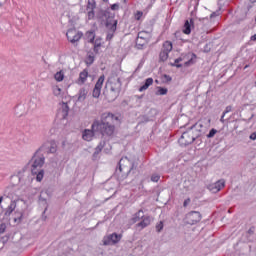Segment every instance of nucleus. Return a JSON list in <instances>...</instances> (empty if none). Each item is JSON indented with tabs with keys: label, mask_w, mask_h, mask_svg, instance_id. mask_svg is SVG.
<instances>
[{
	"label": "nucleus",
	"mask_w": 256,
	"mask_h": 256,
	"mask_svg": "<svg viewBox=\"0 0 256 256\" xmlns=\"http://www.w3.org/2000/svg\"><path fill=\"white\" fill-rule=\"evenodd\" d=\"M41 151H45V145H42L37 149L29 161L31 173L32 175H36V181L38 183H41L45 177V170H43V166L45 165V155L41 154Z\"/></svg>",
	"instance_id": "nucleus-1"
},
{
	"label": "nucleus",
	"mask_w": 256,
	"mask_h": 256,
	"mask_svg": "<svg viewBox=\"0 0 256 256\" xmlns=\"http://www.w3.org/2000/svg\"><path fill=\"white\" fill-rule=\"evenodd\" d=\"M138 163L130 160L128 157H122L118 162V168L116 169V175L120 181L127 179L129 174L137 171Z\"/></svg>",
	"instance_id": "nucleus-2"
},
{
	"label": "nucleus",
	"mask_w": 256,
	"mask_h": 256,
	"mask_svg": "<svg viewBox=\"0 0 256 256\" xmlns=\"http://www.w3.org/2000/svg\"><path fill=\"white\" fill-rule=\"evenodd\" d=\"M121 123L118 116L111 112H106L101 115V121L93 122L91 129H115V125Z\"/></svg>",
	"instance_id": "nucleus-3"
},
{
	"label": "nucleus",
	"mask_w": 256,
	"mask_h": 256,
	"mask_svg": "<svg viewBox=\"0 0 256 256\" xmlns=\"http://www.w3.org/2000/svg\"><path fill=\"white\" fill-rule=\"evenodd\" d=\"M196 137L193 135V130L188 129L182 133L181 137L178 140V143L181 147H187L191 143L195 142Z\"/></svg>",
	"instance_id": "nucleus-4"
},
{
	"label": "nucleus",
	"mask_w": 256,
	"mask_h": 256,
	"mask_svg": "<svg viewBox=\"0 0 256 256\" xmlns=\"http://www.w3.org/2000/svg\"><path fill=\"white\" fill-rule=\"evenodd\" d=\"M107 85H109L111 91H121V78L117 73H112L108 78Z\"/></svg>",
	"instance_id": "nucleus-5"
},
{
	"label": "nucleus",
	"mask_w": 256,
	"mask_h": 256,
	"mask_svg": "<svg viewBox=\"0 0 256 256\" xmlns=\"http://www.w3.org/2000/svg\"><path fill=\"white\" fill-rule=\"evenodd\" d=\"M152 34L149 31H140L136 39L138 47H145L151 41Z\"/></svg>",
	"instance_id": "nucleus-6"
},
{
	"label": "nucleus",
	"mask_w": 256,
	"mask_h": 256,
	"mask_svg": "<svg viewBox=\"0 0 256 256\" xmlns=\"http://www.w3.org/2000/svg\"><path fill=\"white\" fill-rule=\"evenodd\" d=\"M202 216L201 213L198 211H191L188 214H186L185 221L187 225H197L199 221H201Z\"/></svg>",
	"instance_id": "nucleus-7"
},
{
	"label": "nucleus",
	"mask_w": 256,
	"mask_h": 256,
	"mask_svg": "<svg viewBox=\"0 0 256 256\" xmlns=\"http://www.w3.org/2000/svg\"><path fill=\"white\" fill-rule=\"evenodd\" d=\"M123 239V234L112 233L103 238V245H117Z\"/></svg>",
	"instance_id": "nucleus-8"
},
{
	"label": "nucleus",
	"mask_w": 256,
	"mask_h": 256,
	"mask_svg": "<svg viewBox=\"0 0 256 256\" xmlns=\"http://www.w3.org/2000/svg\"><path fill=\"white\" fill-rule=\"evenodd\" d=\"M66 37L70 43H77L83 37V33L77 31L76 29H70L66 33Z\"/></svg>",
	"instance_id": "nucleus-9"
},
{
	"label": "nucleus",
	"mask_w": 256,
	"mask_h": 256,
	"mask_svg": "<svg viewBox=\"0 0 256 256\" xmlns=\"http://www.w3.org/2000/svg\"><path fill=\"white\" fill-rule=\"evenodd\" d=\"M103 83H105V75H102L98 78V81L95 84L92 95L96 99H99L101 95V89H103Z\"/></svg>",
	"instance_id": "nucleus-10"
},
{
	"label": "nucleus",
	"mask_w": 256,
	"mask_h": 256,
	"mask_svg": "<svg viewBox=\"0 0 256 256\" xmlns=\"http://www.w3.org/2000/svg\"><path fill=\"white\" fill-rule=\"evenodd\" d=\"M59 105H61V107L58 108L56 113V125H60L63 121H65V101L62 100L61 103H59Z\"/></svg>",
	"instance_id": "nucleus-11"
},
{
	"label": "nucleus",
	"mask_w": 256,
	"mask_h": 256,
	"mask_svg": "<svg viewBox=\"0 0 256 256\" xmlns=\"http://www.w3.org/2000/svg\"><path fill=\"white\" fill-rule=\"evenodd\" d=\"M97 133H99V129H84L82 132V139L84 141H93Z\"/></svg>",
	"instance_id": "nucleus-12"
},
{
	"label": "nucleus",
	"mask_w": 256,
	"mask_h": 256,
	"mask_svg": "<svg viewBox=\"0 0 256 256\" xmlns=\"http://www.w3.org/2000/svg\"><path fill=\"white\" fill-rule=\"evenodd\" d=\"M224 187H225V179H220L215 183L210 184L208 186V189L209 191H212V193H219V191H221V189H224Z\"/></svg>",
	"instance_id": "nucleus-13"
},
{
	"label": "nucleus",
	"mask_w": 256,
	"mask_h": 256,
	"mask_svg": "<svg viewBox=\"0 0 256 256\" xmlns=\"http://www.w3.org/2000/svg\"><path fill=\"white\" fill-rule=\"evenodd\" d=\"M107 27L109 28L110 32H108L106 36V41H111V39H113L115 35V32L117 31V20H112L111 22H108Z\"/></svg>",
	"instance_id": "nucleus-14"
},
{
	"label": "nucleus",
	"mask_w": 256,
	"mask_h": 256,
	"mask_svg": "<svg viewBox=\"0 0 256 256\" xmlns=\"http://www.w3.org/2000/svg\"><path fill=\"white\" fill-rule=\"evenodd\" d=\"M28 214L26 210L16 209L14 212V223H22L23 219H27Z\"/></svg>",
	"instance_id": "nucleus-15"
},
{
	"label": "nucleus",
	"mask_w": 256,
	"mask_h": 256,
	"mask_svg": "<svg viewBox=\"0 0 256 256\" xmlns=\"http://www.w3.org/2000/svg\"><path fill=\"white\" fill-rule=\"evenodd\" d=\"M151 225V216L144 215L140 222L136 224V227H139L140 229H145Z\"/></svg>",
	"instance_id": "nucleus-16"
},
{
	"label": "nucleus",
	"mask_w": 256,
	"mask_h": 256,
	"mask_svg": "<svg viewBox=\"0 0 256 256\" xmlns=\"http://www.w3.org/2000/svg\"><path fill=\"white\" fill-rule=\"evenodd\" d=\"M45 145L44 153H57V142H55V140H51L50 141V146L49 143L43 144Z\"/></svg>",
	"instance_id": "nucleus-17"
},
{
	"label": "nucleus",
	"mask_w": 256,
	"mask_h": 256,
	"mask_svg": "<svg viewBox=\"0 0 256 256\" xmlns=\"http://www.w3.org/2000/svg\"><path fill=\"white\" fill-rule=\"evenodd\" d=\"M88 77H89V71L87 69H84L79 74V78L77 80L78 85H85V82L87 81Z\"/></svg>",
	"instance_id": "nucleus-18"
},
{
	"label": "nucleus",
	"mask_w": 256,
	"mask_h": 256,
	"mask_svg": "<svg viewBox=\"0 0 256 256\" xmlns=\"http://www.w3.org/2000/svg\"><path fill=\"white\" fill-rule=\"evenodd\" d=\"M92 44H94V53H96V55L101 53V48L103 47V40L101 38H96Z\"/></svg>",
	"instance_id": "nucleus-19"
},
{
	"label": "nucleus",
	"mask_w": 256,
	"mask_h": 256,
	"mask_svg": "<svg viewBox=\"0 0 256 256\" xmlns=\"http://www.w3.org/2000/svg\"><path fill=\"white\" fill-rule=\"evenodd\" d=\"M17 209V202L15 200L11 201L10 205L6 208L4 215L5 217H10L11 213Z\"/></svg>",
	"instance_id": "nucleus-20"
},
{
	"label": "nucleus",
	"mask_w": 256,
	"mask_h": 256,
	"mask_svg": "<svg viewBox=\"0 0 256 256\" xmlns=\"http://www.w3.org/2000/svg\"><path fill=\"white\" fill-rule=\"evenodd\" d=\"M143 213V209H140L138 212L133 214L132 218L130 219V223L135 224L138 223V221H141V219H143V216L145 215Z\"/></svg>",
	"instance_id": "nucleus-21"
},
{
	"label": "nucleus",
	"mask_w": 256,
	"mask_h": 256,
	"mask_svg": "<svg viewBox=\"0 0 256 256\" xmlns=\"http://www.w3.org/2000/svg\"><path fill=\"white\" fill-rule=\"evenodd\" d=\"M98 133L104 137V139H108L109 137H113L115 130L113 129H99Z\"/></svg>",
	"instance_id": "nucleus-22"
},
{
	"label": "nucleus",
	"mask_w": 256,
	"mask_h": 256,
	"mask_svg": "<svg viewBox=\"0 0 256 256\" xmlns=\"http://www.w3.org/2000/svg\"><path fill=\"white\" fill-rule=\"evenodd\" d=\"M103 147H105V141H101L97 147L95 148V151L93 153V159H97L99 157V153L103 151Z\"/></svg>",
	"instance_id": "nucleus-23"
},
{
	"label": "nucleus",
	"mask_w": 256,
	"mask_h": 256,
	"mask_svg": "<svg viewBox=\"0 0 256 256\" xmlns=\"http://www.w3.org/2000/svg\"><path fill=\"white\" fill-rule=\"evenodd\" d=\"M151 85H153V78H147L144 82V85L139 88L140 93H142V91H147Z\"/></svg>",
	"instance_id": "nucleus-24"
},
{
	"label": "nucleus",
	"mask_w": 256,
	"mask_h": 256,
	"mask_svg": "<svg viewBox=\"0 0 256 256\" xmlns=\"http://www.w3.org/2000/svg\"><path fill=\"white\" fill-rule=\"evenodd\" d=\"M85 39L88 41V43H94L95 42V30H89L85 33Z\"/></svg>",
	"instance_id": "nucleus-25"
},
{
	"label": "nucleus",
	"mask_w": 256,
	"mask_h": 256,
	"mask_svg": "<svg viewBox=\"0 0 256 256\" xmlns=\"http://www.w3.org/2000/svg\"><path fill=\"white\" fill-rule=\"evenodd\" d=\"M162 51L171 53V51H173V43L171 41H165L162 46Z\"/></svg>",
	"instance_id": "nucleus-26"
},
{
	"label": "nucleus",
	"mask_w": 256,
	"mask_h": 256,
	"mask_svg": "<svg viewBox=\"0 0 256 256\" xmlns=\"http://www.w3.org/2000/svg\"><path fill=\"white\" fill-rule=\"evenodd\" d=\"M53 95H55V97H59L60 99H63V89H61L59 86H54L53 87Z\"/></svg>",
	"instance_id": "nucleus-27"
},
{
	"label": "nucleus",
	"mask_w": 256,
	"mask_h": 256,
	"mask_svg": "<svg viewBox=\"0 0 256 256\" xmlns=\"http://www.w3.org/2000/svg\"><path fill=\"white\" fill-rule=\"evenodd\" d=\"M182 32L184 35H191V23H189V20L185 21Z\"/></svg>",
	"instance_id": "nucleus-28"
},
{
	"label": "nucleus",
	"mask_w": 256,
	"mask_h": 256,
	"mask_svg": "<svg viewBox=\"0 0 256 256\" xmlns=\"http://www.w3.org/2000/svg\"><path fill=\"white\" fill-rule=\"evenodd\" d=\"M87 93H88L87 89L85 88L80 89L78 94V101H85V99H87Z\"/></svg>",
	"instance_id": "nucleus-29"
},
{
	"label": "nucleus",
	"mask_w": 256,
	"mask_h": 256,
	"mask_svg": "<svg viewBox=\"0 0 256 256\" xmlns=\"http://www.w3.org/2000/svg\"><path fill=\"white\" fill-rule=\"evenodd\" d=\"M97 9V2L95 0H88L86 11Z\"/></svg>",
	"instance_id": "nucleus-30"
},
{
	"label": "nucleus",
	"mask_w": 256,
	"mask_h": 256,
	"mask_svg": "<svg viewBox=\"0 0 256 256\" xmlns=\"http://www.w3.org/2000/svg\"><path fill=\"white\" fill-rule=\"evenodd\" d=\"M54 79H56L58 82L63 81V79H65V74L63 73V70H61L60 72H57L54 75Z\"/></svg>",
	"instance_id": "nucleus-31"
},
{
	"label": "nucleus",
	"mask_w": 256,
	"mask_h": 256,
	"mask_svg": "<svg viewBox=\"0 0 256 256\" xmlns=\"http://www.w3.org/2000/svg\"><path fill=\"white\" fill-rule=\"evenodd\" d=\"M169 90L167 88H163L161 86L157 87L156 95H167Z\"/></svg>",
	"instance_id": "nucleus-32"
},
{
	"label": "nucleus",
	"mask_w": 256,
	"mask_h": 256,
	"mask_svg": "<svg viewBox=\"0 0 256 256\" xmlns=\"http://www.w3.org/2000/svg\"><path fill=\"white\" fill-rule=\"evenodd\" d=\"M160 61H167V59H169V52H165L164 50H162L160 52Z\"/></svg>",
	"instance_id": "nucleus-33"
},
{
	"label": "nucleus",
	"mask_w": 256,
	"mask_h": 256,
	"mask_svg": "<svg viewBox=\"0 0 256 256\" xmlns=\"http://www.w3.org/2000/svg\"><path fill=\"white\" fill-rule=\"evenodd\" d=\"M159 179H161V175L154 173L151 175L150 180L152 181V183H159Z\"/></svg>",
	"instance_id": "nucleus-34"
},
{
	"label": "nucleus",
	"mask_w": 256,
	"mask_h": 256,
	"mask_svg": "<svg viewBox=\"0 0 256 256\" xmlns=\"http://www.w3.org/2000/svg\"><path fill=\"white\" fill-rule=\"evenodd\" d=\"M87 17L89 21L95 19V10H87Z\"/></svg>",
	"instance_id": "nucleus-35"
},
{
	"label": "nucleus",
	"mask_w": 256,
	"mask_h": 256,
	"mask_svg": "<svg viewBox=\"0 0 256 256\" xmlns=\"http://www.w3.org/2000/svg\"><path fill=\"white\" fill-rule=\"evenodd\" d=\"M195 59H197V55L192 54L191 59L189 61L185 62V66L188 67V65H193V63H195Z\"/></svg>",
	"instance_id": "nucleus-36"
},
{
	"label": "nucleus",
	"mask_w": 256,
	"mask_h": 256,
	"mask_svg": "<svg viewBox=\"0 0 256 256\" xmlns=\"http://www.w3.org/2000/svg\"><path fill=\"white\" fill-rule=\"evenodd\" d=\"M231 111H233V106H227L225 111L223 112V115L221 117V121H223V117H225V115H227V113H231Z\"/></svg>",
	"instance_id": "nucleus-37"
},
{
	"label": "nucleus",
	"mask_w": 256,
	"mask_h": 256,
	"mask_svg": "<svg viewBox=\"0 0 256 256\" xmlns=\"http://www.w3.org/2000/svg\"><path fill=\"white\" fill-rule=\"evenodd\" d=\"M6 230H7V224L1 223L0 224V235H3V233H5Z\"/></svg>",
	"instance_id": "nucleus-38"
},
{
	"label": "nucleus",
	"mask_w": 256,
	"mask_h": 256,
	"mask_svg": "<svg viewBox=\"0 0 256 256\" xmlns=\"http://www.w3.org/2000/svg\"><path fill=\"white\" fill-rule=\"evenodd\" d=\"M95 61V57L93 56H88L87 59H86V64L87 65H93V62Z\"/></svg>",
	"instance_id": "nucleus-39"
},
{
	"label": "nucleus",
	"mask_w": 256,
	"mask_h": 256,
	"mask_svg": "<svg viewBox=\"0 0 256 256\" xmlns=\"http://www.w3.org/2000/svg\"><path fill=\"white\" fill-rule=\"evenodd\" d=\"M156 231L158 233H161V231H163V221H160L157 225H156Z\"/></svg>",
	"instance_id": "nucleus-40"
},
{
	"label": "nucleus",
	"mask_w": 256,
	"mask_h": 256,
	"mask_svg": "<svg viewBox=\"0 0 256 256\" xmlns=\"http://www.w3.org/2000/svg\"><path fill=\"white\" fill-rule=\"evenodd\" d=\"M217 134V130L211 129L210 132L207 134L208 139H211V137H215Z\"/></svg>",
	"instance_id": "nucleus-41"
},
{
	"label": "nucleus",
	"mask_w": 256,
	"mask_h": 256,
	"mask_svg": "<svg viewBox=\"0 0 256 256\" xmlns=\"http://www.w3.org/2000/svg\"><path fill=\"white\" fill-rule=\"evenodd\" d=\"M141 17H143V12L137 11V12L135 13V19H136V21H140V20H141Z\"/></svg>",
	"instance_id": "nucleus-42"
},
{
	"label": "nucleus",
	"mask_w": 256,
	"mask_h": 256,
	"mask_svg": "<svg viewBox=\"0 0 256 256\" xmlns=\"http://www.w3.org/2000/svg\"><path fill=\"white\" fill-rule=\"evenodd\" d=\"M181 61H183L182 58H177V59L174 61L173 66H174V67H181V64H179V63H181Z\"/></svg>",
	"instance_id": "nucleus-43"
},
{
	"label": "nucleus",
	"mask_w": 256,
	"mask_h": 256,
	"mask_svg": "<svg viewBox=\"0 0 256 256\" xmlns=\"http://www.w3.org/2000/svg\"><path fill=\"white\" fill-rule=\"evenodd\" d=\"M45 192H41L40 195H39V201L42 202V203H47V199H45V197H43V194Z\"/></svg>",
	"instance_id": "nucleus-44"
},
{
	"label": "nucleus",
	"mask_w": 256,
	"mask_h": 256,
	"mask_svg": "<svg viewBox=\"0 0 256 256\" xmlns=\"http://www.w3.org/2000/svg\"><path fill=\"white\" fill-rule=\"evenodd\" d=\"M110 8L112 11H119V4H112Z\"/></svg>",
	"instance_id": "nucleus-45"
},
{
	"label": "nucleus",
	"mask_w": 256,
	"mask_h": 256,
	"mask_svg": "<svg viewBox=\"0 0 256 256\" xmlns=\"http://www.w3.org/2000/svg\"><path fill=\"white\" fill-rule=\"evenodd\" d=\"M189 203H191V198L185 199L183 202V207H187L189 205Z\"/></svg>",
	"instance_id": "nucleus-46"
},
{
	"label": "nucleus",
	"mask_w": 256,
	"mask_h": 256,
	"mask_svg": "<svg viewBox=\"0 0 256 256\" xmlns=\"http://www.w3.org/2000/svg\"><path fill=\"white\" fill-rule=\"evenodd\" d=\"M253 233H255V226L250 227L248 230L249 235H253Z\"/></svg>",
	"instance_id": "nucleus-47"
},
{
	"label": "nucleus",
	"mask_w": 256,
	"mask_h": 256,
	"mask_svg": "<svg viewBox=\"0 0 256 256\" xmlns=\"http://www.w3.org/2000/svg\"><path fill=\"white\" fill-rule=\"evenodd\" d=\"M249 139H251V141H255V140H256V132L252 133V134L249 136Z\"/></svg>",
	"instance_id": "nucleus-48"
},
{
	"label": "nucleus",
	"mask_w": 256,
	"mask_h": 256,
	"mask_svg": "<svg viewBox=\"0 0 256 256\" xmlns=\"http://www.w3.org/2000/svg\"><path fill=\"white\" fill-rule=\"evenodd\" d=\"M251 41H256V34H254L253 36H251Z\"/></svg>",
	"instance_id": "nucleus-49"
},
{
	"label": "nucleus",
	"mask_w": 256,
	"mask_h": 256,
	"mask_svg": "<svg viewBox=\"0 0 256 256\" xmlns=\"http://www.w3.org/2000/svg\"><path fill=\"white\" fill-rule=\"evenodd\" d=\"M3 203V196H0V205Z\"/></svg>",
	"instance_id": "nucleus-50"
},
{
	"label": "nucleus",
	"mask_w": 256,
	"mask_h": 256,
	"mask_svg": "<svg viewBox=\"0 0 256 256\" xmlns=\"http://www.w3.org/2000/svg\"><path fill=\"white\" fill-rule=\"evenodd\" d=\"M251 1V3H255L256 2V0H250Z\"/></svg>",
	"instance_id": "nucleus-51"
},
{
	"label": "nucleus",
	"mask_w": 256,
	"mask_h": 256,
	"mask_svg": "<svg viewBox=\"0 0 256 256\" xmlns=\"http://www.w3.org/2000/svg\"><path fill=\"white\" fill-rule=\"evenodd\" d=\"M62 145L65 146V141H62Z\"/></svg>",
	"instance_id": "nucleus-52"
},
{
	"label": "nucleus",
	"mask_w": 256,
	"mask_h": 256,
	"mask_svg": "<svg viewBox=\"0 0 256 256\" xmlns=\"http://www.w3.org/2000/svg\"><path fill=\"white\" fill-rule=\"evenodd\" d=\"M102 1H104V3H107L109 0H102Z\"/></svg>",
	"instance_id": "nucleus-53"
},
{
	"label": "nucleus",
	"mask_w": 256,
	"mask_h": 256,
	"mask_svg": "<svg viewBox=\"0 0 256 256\" xmlns=\"http://www.w3.org/2000/svg\"><path fill=\"white\" fill-rule=\"evenodd\" d=\"M3 6V4L0 2V7H2Z\"/></svg>",
	"instance_id": "nucleus-54"
}]
</instances>
